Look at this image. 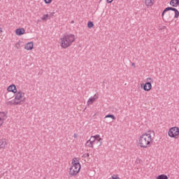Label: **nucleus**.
<instances>
[{
	"instance_id": "obj_1",
	"label": "nucleus",
	"mask_w": 179,
	"mask_h": 179,
	"mask_svg": "<svg viewBox=\"0 0 179 179\" xmlns=\"http://www.w3.org/2000/svg\"><path fill=\"white\" fill-rule=\"evenodd\" d=\"M152 134H155L153 131H149L148 133L142 134L138 139L137 143L140 148L148 149L153 143V138Z\"/></svg>"
},
{
	"instance_id": "obj_2",
	"label": "nucleus",
	"mask_w": 179,
	"mask_h": 179,
	"mask_svg": "<svg viewBox=\"0 0 179 179\" xmlns=\"http://www.w3.org/2000/svg\"><path fill=\"white\" fill-rule=\"evenodd\" d=\"M61 47L62 48H68L72 45V43L75 41V35L70 34H65L61 39Z\"/></svg>"
},
{
	"instance_id": "obj_3",
	"label": "nucleus",
	"mask_w": 179,
	"mask_h": 179,
	"mask_svg": "<svg viewBox=\"0 0 179 179\" xmlns=\"http://www.w3.org/2000/svg\"><path fill=\"white\" fill-rule=\"evenodd\" d=\"M71 164L72 166L69 169V174L73 177L80 171L81 165L78 158H73Z\"/></svg>"
},
{
	"instance_id": "obj_4",
	"label": "nucleus",
	"mask_w": 179,
	"mask_h": 179,
	"mask_svg": "<svg viewBox=\"0 0 179 179\" xmlns=\"http://www.w3.org/2000/svg\"><path fill=\"white\" fill-rule=\"evenodd\" d=\"M168 134L170 138H175L176 139H178V136L179 135V128L177 127H172L169 129Z\"/></svg>"
},
{
	"instance_id": "obj_5",
	"label": "nucleus",
	"mask_w": 179,
	"mask_h": 179,
	"mask_svg": "<svg viewBox=\"0 0 179 179\" xmlns=\"http://www.w3.org/2000/svg\"><path fill=\"white\" fill-rule=\"evenodd\" d=\"M146 83L143 85V90L145 92H149L150 90H152V83H153V78L149 77L146 78Z\"/></svg>"
},
{
	"instance_id": "obj_6",
	"label": "nucleus",
	"mask_w": 179,
	"mask_h": 179,
	"mask_svg": "<svg viewBox=\"0 0 179 179\" xmlns=\"http://www.w3.org/2000/svg\"><path fill=\"white\" fill-rule=\"evenodd\" d=\"M169 10H173V12H175V15H174L175 19H177L179 17V11L178 10H177V8H173V7H167L162 12V19L163 17H164V13H166V12H169Z\"/></svg>"
},
{
	"instance_id": "obj_7",
	"label": "nucleus",
	"mask_w": 179,
	"mask_h": 179,
	"mask_svg": "<svg viewBox=\"0 0 179 179\" xmlns=\"http://www.w3.org/2000/svg\"><path fill=\"white\" fill-rule=\"evenodd\" d=\"M23 97H24V92L22 91H17V92H15V100L20 101V100H22Z\"/></svg>"
},
{
	"instance_id": "obj_8",
	"label": "nucleus",
	"mask_w": 179,
	"mask_h": 179,
	"mask_svg": "<svg viewBox=\"0 0 179 179\" xmlns=\"http://www.w3.org/2000/svg\"><path fill=\"white\" fill-rule=\"evenodd\" d=\"M7 106H21L22 101H16V100L8 101L6 103Z\"/></svg>"
},
{
	"instance_id": "obj_9",
	"label": "nucleus",
	"mask_w": 179,
	"mask_h": 179,
	"mask_svg": "<svg viewBox=\"0 0 179 179\" xmlns=\"http://www.w3.org/2000/svg\"><path fill=\"white\" fill-rule=\"evenodd\" d=\"M97 99H99V96H97V95L94 94V96H91L88 99L87 104H93V103H94V101H96V100H97Z\"/></svg>"
},
{
	"instance_id": "obj_10",
	"label": "nucleus",
	"mask_w": 179,
	"mask_h": 179,
	"mask_svg": "<svg viewBox=\"0 0 179 179\" xmlns=\"http://www.w3.org/2000/svg\"><path fill=\"white\" fill-rule=\"evenodd\" d=\"M8 92H11L12 93H17V90H16V85H10L8 88H7Z\"/></svg>"
},
{
	"instance_id": "obj_11",
	"label": "nucleus",
	"mask_w": 179,
	"mask_h": 179,
	"mask_svg": "<svg viewBox=\"0 0 179 179\" xmlns=\"http://www.w3.org/2000/svg\"><path fill=\"white\" fill-rule=\"evenodd\" d=\"M85 146H87V148H92L93 149V148H94V141H92V139L90 138L87 141Z\"/></svg>"
},
{
	"instance_id": "obj_12",
	"label": "nucleus",
	"mask_w": 179,
	"mask_h": 179,
	"mask_svg": "<svg viewBox=\"0 0 179 179\" xmlns=\"http://www.w3.org/2000/svg\"><path fill=\"white\" fill-rule=\"evenodd\" d=\"M33 47H34V43L33 42H29L27 43L25 46H24V49L27 50V51L30 50H33Z\"/></svg>"
},
{
	"instance_id": "obj_13",
	"label": "nucleus",
	"mask_w": 179,
	"mask_h": 179,
	"mask_svg": "<svg viewBox=\"0 0 179 179\" xmlns=\"http://www.w3.org/2000/svg\"><path fill=\"white\" fill-rule=\"evenodd\" d=\"M24 28H18L16 29L15 33L17 36H22V34H24Z\"/></svg>"
},
{
	"instance_id": "obj_14",
	"label": "nucleus",
	"mask_w": 179,
	"mask_h": 179,
	"mask_svg": "<svg viewBox=\"0 0 179 179\" xmlns=\"http://www.w3.org/2000/svg\"><path fill=\"white\" fill-rule=\"evenodd\" d=\"M155 0H144L145 6H153Z\"/></svg>"
},
{
	"instance_id": "obj_15",
	"label": "nucleus",
	"mask_w": 179,
	"mask_h": 179,
	"mask_svg": "<svg viewBox=\"0 0 179 179\" xmlns=\"http://www.w3.org/2000/svg\"><path fill=\"white\" fill-rule=\"evenodd\" d=\"M7 143L5 138H2L0 140V149H3L5 146H6Z\"/></svg>"
},
{
	"instance_id": "obj_16",
	"label": "nucleus",
	"mask_w": 179,
	"mask_h": 179,
	"mask_svg": "<svg viewBox=\"0 0 179 179\" xmlns=\"http://www.w3.org/2000/svg\"><path fill=\"white\" fill-rule=\"evenodd\" d=\"M91 139H93L94 142H96V140H97L98 142H100L101 141V138H100L99 134H96L95 136H92L90 137Z\"/></svg>"
},
{
	"instance_id": "obj_17",
	"label": "nucleus",
	"mask_w": 179,
	"mask_h": 179,
	"mask_svg": "<svg viewBox=\"0 0 179 179\" xmlns=\"http://www.w3.org/2000/svg\"><path fill=\"white\" fill-rule=\"evenodd\" d=\"M170 5H171V6H173V8H177V6H178V0H171Z\"/></svg>"
},
{
	"instance_id": "obj_18",
	"label": "nucleus",
	"mask_w": 179,
	"mask_h": 179,
	"mask_svg": "<svg viewBox=\"0 0 179 179\" xmlns=\"http://www.w3.org/2000/svg\"><path fill=\"white\" fill-rule=\"evenodd\" d=\"M157 179H169V177L166 175L162 174L157 177Z\"/></svg>"
},
{
	"instance_id": "obj_19",
	"label": "nucleus",
	"mask_w": 179,
	"mask_h": 179,
	"mask_svg": "<svg viewBox=\"0 0 179 179\" xmlns=\"http://www.w3.org/2000/svg\"><path fill=\"white\" fill-rule=\"evenodd\" d=\"M6 116V113H5V112H0L1 121H3V117Z\"/></svg>"
},
{
	"instance_id": "obj_20",
	"label": "nucleus",
	"mask_w": 179,
	"mask_h": 179,
	"mask_svg": "<svg viewBox=\"0 0 179 179\" xmlns=\"http://www.w3.org/2000/svg\"><path fill=\"white\" fill-rule=\"evenodd\" d=\"M94 26V24H93V22L90 21L87 23V27L88 29H92V27H93Z\"/></svg>"
},
{
	"instance_id": "obj_21",
	"label": "nucleus",
	"mask_w": 179,
	"mask_h": 179,
	"mask_svg": "<svg viewBox=\"0 0 179 179\" xmlns=\"http://www.w3.org/2000/svg\"><path fill=\"white\" fill-rule=\"evenodd\" d=\"M105 118H112V120H116V117L114 115H106Z\"/></svg>"
},
{
	"instance_id": "obj_22",
	"label": "nucleus",
	"mask_w": 179,
	"mask_h": 179,
	"mask_svg": "<svg viewBox=\"0 0 179 179\" xmlns=\"http://www.w3.org/2000/svg\"><path fill=\"white\" fill-rule=\"evenodd\" d=\"M48 17V14H45L41 17V20H47V18Z\"/></svg>"
},
{
	"instance_id": "obj_23",
	"label": "nucleus",
	"mask_w": 179,
	"mask_h": 179,
	"mask_svg": "<svg viewBox=\"0 0 179 179\" xmlns=\"http://www.w3.org/2000/svg\"><path fill=\"white\" fill-rule=\"evenodd\" d=\"M89 156H90L89 153H85L83 154V157H84V159H87V157H89Z\"/></svg>"
},
{
	"instance_id": "obj_24",
	"label": "nucleus",
	"mask_w": 179,
	"mask_h": 179,
	"mask_svg": "<svg viewBox=\"0 0 179 179\" xmlns=\"http://www.w3.org/2000/svg\"><path fill=\"white\" fill-rule=\"evenodd\" d=\"M111 178L112 179H120V177H118V176H117V175H113L111 176Z\"/></svg>"
},
{
	"instance_id": "obj_25",
	"label": "nucleus",
	"mask_w": 179,
	"mask_h": 179,
	"mask_svg": "<svg viewBox=\"0 0 179 179\" xmlns=\"http://www.w3.org/2000/svg\"><path fill=\"white\" fill-rule=\"evenodd\" d=\"M45 3H50V2H52V0H44Z\"/></svg>"
},
{
	"instance_id": "obj_26",
	"label": "nucleus",
	"mask_w": 179,
	"mask_h": 179,
	"mask_svg": "<svg viewBox=\"0 0 179 179\" xmlns=\"http://www.w3.org/2000/svg\"><path fill=\"white\" fill-rule=\"evenodd\" d=\"M114 0H106L107 3H111Z\"/></svg>"
},
{
	"instance_id": "obj_27",
	"label": "nucleus",
	"mask_w": 179,
	"mask_h": 179,
	"mask_svg": "<svg viewBox=\"0 0 179 179\" xmlns=\"http://www.w3.org/2000/svg\"><path fill=\"white\" fill-rule=\"evenodd\" d=\"M17 45H20V43L17 42V43H16V47H17Z\"/></svg>"
},
{
	"instance_id": "obj_28",
	"label": "nucleus",
	"mask_w": 179,
	"mask_h": 179,
	"mask_svg": "<svg viewBox=\"0 0 179 179\" xmlns=\"http://www.w3.org/2000/svg\"><path fill=\"white\" fill-rule=\"evenodd\" d=\"M131 65L135 68V63H132Z\"/></svg>"
},
{
	"instance_id": "obj_29",
	"label": "nucleus",
	"mask_w": 179,
	"mask_h": 179,
	"mask_svg": "<svg viewBox=\"0 0 179 179\" xmlns=\"http://www.w3.org/2000/svg\"><path fill=\"white\" fill-rule=\"evenodd\" d=\"M2 28H0V33H2Z\"/></svg>"
},
{
	"instance_id": "obj_30",
	"label": "nucleus",
	"mask_w": 179,
	"mask_h": 179,
	"mask_svg": "<svg viewBox=\"0 0 179 179\" xmlns=\"http://www.w3.org/2000/svg\"><path fill=\"white\" fill-rule=\"evenodd\" d=\"M71 23H74V21H71Z\"/></svg>"
},
{
	"instance_id": "obj_31",
	"label": "nucleus",
	"mask_w": 179,
	"mask_h": 179,
	"mask_svg": "<svg viewBox=\"0 0 179 179\" xmlns=\"http://www.w3.org/2000/svg\"><path fill=\"white\" fill-rule=\"evenodd\" d=\"M178 1V5H179V0H177Z\"/></svg>"
},
{
	"instance_id": "obj_32",
	"label": "nucleus",
	"mask_w": 179,
	"mask_h": 179,
	"mask_svg": "<svg viewBox=\"0 0 179 179\" xmlns=\"http://www.w3.org/2000/svg\"><path fill=\"white\" fill-rule=\"evenodd\" d=\"M74 136H76V134H74Z\"/></svg>"
},
{
	"instance_id": "obj_33",
	"label": "nucleus",
	"mask_w": 179,
	"mask_h": 179,
	"mask_svg": "<svg viewBox=\"0 0 179 179\" xmlns=\"http://www.w3.org/2000/svg\"><path fill=\"white\" fill-rule=\"evenodd\" d=\"M74 136H76V134H74Z\"/></svg>"
},
{
	"instance_id": "obj_34",
	"label": "nucleus",
	"mask_w": 179,
	"mask_h": 179,
	"mask_svg": "<svg viewBox=\"0 0 179 179\" xmlns=\"http://www.w3.org/2000/svg\"><path fill=\"white\" fill-rule=\"evenodd\" d=\"M1 125H2V123L0 124V127H1Z\"/></svg>"
},
{
	"instance_id": "obj_35",
	"label": "nucleus",
	"mask_w": 179,
	"mask_h": 179,
	"mask_svg": "<svg viewBox=\"0 0 179 179\" xmlns=\"http://www.w3.org/2000/svg\"><path fill=\"white\" fill-rule=\"evenodd\" d=\"M1 117H0V122H1Z\"/></svg>"
},
{
	"instance_id": "obj_36",
	"label": "nucleus",
	"mask_w": 179,
	"mask_h": 179,
	"mask_svg": "<svg viewBox=\"0 0 179 179\" xmlns=\"http://www.w3.org/2000/svg\"><path fill=\"white\" fill-rule=\"evenodd\" d=\"M100 2H101V0H100Z\"/></svg>"
},
{
	"instance_id": "obj_37",
	"label": "nucleus",
	"mask_w": 179,
	"mask_h": 179,
	"mask_svg": "<svg viewBox=\"0 0 179 179\" xmlns=\"http://www.w3.org/2000/svg\"><path fill=\"white\" fill-rule=\"evenodd\" d=\"M92 141H93V138H92Z\"/></svg>"
}]
</instances>
